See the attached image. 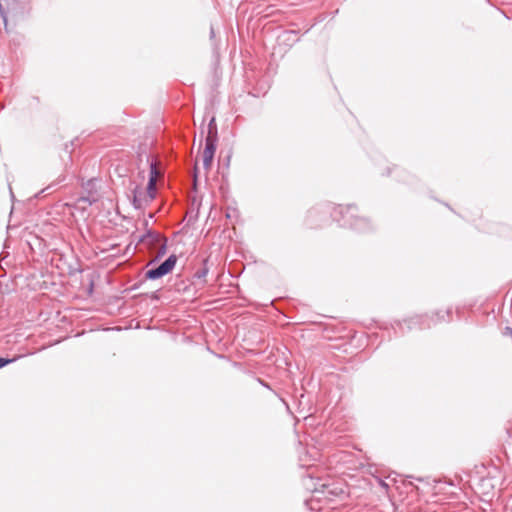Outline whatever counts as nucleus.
Returning a JSON list of instances; mask_svg holds the SVG:
<instances>
[{"label": "nucleus", "instance_id": "obj_1", "mask_svg": "<svg viewBox=\"0 0 512 512\" xmlns=\"http://www.w3.org/2000/svg\"><path fill=\"white\" fill-rule=\"evenodd\" d=\"M339 214L342 215V225H350L353 229L358 231H365L369 227V221L366 218L356 217L354 212L357 211L355 205H348L345 214L343 213L342 206H339Z\"/></svg>", "mask_w": 512, "mask_h": 512}, {"label": "nucleus", "instance_id": "obj_2", "mask_svg": "<svg viewBox=\"0 0 512 512\" xmlns=\"http://www.w3.org/2000/svg\"><path fill=\"white\" fill-rule=\"evenodd\" d=\"M23 12V0H0V15L7 29V15H17Z\"/></svg>", "mask_w": 512, "mask_h": 512}, {"label": "nucleus", "instance_id": "obj_3", "mask_svg": "<svg viewBox=\"0 0 512 512\" xmlns=\"http://www.w3.org/2000/svg\"><path fill=\"white\" fill-rule=\"evenodd\" d=\"M218 137H215V132L210 133V136H206L205 148L203 151V166L206 170H209L214 158V154L217 148Z\"/></svg>", "mask_w": 512, "mask_h": 512}, {"label": "nucleus", "instance_id": "obj_4", "mask_svg": "<svg viewBox=\"0 0 512 512\" xmlns=\"http://www.w3.org/2000/svg\"><path fill=\"white\" fill-rule=\"evenodd\" d=\"M431 321L435 322L433 317H429L428 315H416L408 320H404V324L407 326L408 330L414 328L426 329L431 327Z\"/></svg>", "mask_w": 512, "mask_h": 512}, {"label": "nucleus", "instance_id": "obj_5", "mask_svg": "<svg viewBox=\"0 0 512 512\" xmlns=\"http://www.w3.org/2000/svg\"><path fill=\"white\" fill-rule=\"evenodd\" d=\"M164 239L165 237H163L158 232L147 230V232L139 238V242L146 243L152 248L158 245V243H160Z\"/></svg>", "mask_w": 512, "mask_h": 512}, {"label": "nucleus", "instance_id": "obj_6", "mask_svg": "<svg viewBox=\"0 0 512 512\" xmlns=\"http://www.w3.org/2000/svg\"><path fill=\"white\" fill-rule=\"evenodd\" d=\"M150 202L149 200L144 196V190L135 187L133 190V198H132V205L135 209L140 210L143 209L146 205H148Z\"/></svg>", "mask_w": 512, "mask_h": 512}, {"label": "nucleus", "instance_id": "obj_7", "mask_svg": "<svg viewBox=\"0 0 512 512\" xmlns=\"http://www.w3.org/2000/svg\"><path fill=\"white\" fill-rule=\"evenodd\" d=\"M315 491L320 492L324 495H332V496H338V495L344 493V490L342 488L337 487L334 484H329V483H322L321 489L316 488Z\"/></svg>", "mask_w": 512, "mask_h": 512}, {"label": "nucleus", "instance_id": "obj_8", "mask_svg": "<svg viewBox=\"0 0 512 512\" xmlns=\"http://www.w3.org/2000/svg\"><path fill=\"white\" fill-rule=\"evenodd\" d=\"M177 262L176 255L172 254L170 255L164 262H162L159 266L161 267L162 272L164 275L169 274L173 268L175 267Z\"/></svg>", "mask_w": 512, "mask_h": 512}, {"label": "nucleus", "instance_id": "obj_9", "mask_svg": "<svg viewBox=\"0 0 512 512\" xmlns=\"http://www.w3.org/2000/svg\"><path fill=\"white\" fill-rule=\"evenodd\" d=\"M209 272V267H208V258H205L203 261H202V267L199 268L193 275V278L194 279H197V280H200L202 281L203 283L206 282L205 278L207 276Z\"/></svg>", "mask_w": 512, "mask_h": 512}, {"label": "nucleus", "instance_id": "obj_10", "mask_svg": "<svg viewBox=\"0 0 512 512\" xmlns=\"http://www.w3.org/2000/svg\"><path fill=\"white\" fill-rule=\"evenodd\" d=\"M145 199L147 198L151 202L156 196V181L153 177H149L146 191H144Z\"/></svg>", "mask_w": 512, "mask_h": 512}, {"label": "nucleus", "instance_id": "obj_11", "mask_svg": "<svg viewBox=\"0 0 512 512\" xmlns=\"http://www.w3.org/2000/svg\"><path fill=\"white\" fill-rule=\"evenodd\" d=\"M163 276L165 275L162 272L161 267L159 265L157 267L147 270L145 273V278L149 280H157Z\"/></svg>", "mask_w": 512, "mask_h": 512}, {"label": "nucleus", "instance_id": "obj_12", "mask_svg": "<svg viewBox=\"0 0 512 512\" xmlns=\"http://www.w3.org/2000/svg\"><path fill=\"white\" fill-rule=\"evenodd\" d=\"M158 250L156 253V256L153 261H151L148 265H151L153 262L157 261L158 259L162 258L166 254L167 250V239L165 238L160 243H158Z\"/></svg>", "mask_w": 512, "mask_h": 512}, {"label": "nucleus", "instance_id": "obj_13", "mask_svg": "<svg viewBox=\"0 0 512 512\" xmlns=\"http://www.w3.org/2000/svg\"><path fill=\"white\" fill-rule=\"evenodd\" d=\"M149 168V177H153V179L157 181V178L161 175V172L157 167V163L155 161H151Z\"/></svg>", "mask_w": 512, "mask_h": 512}, {"label": "nucleus", "instance_id": "obj_14", "mask_svg": "<svg viewBox=\"0 0 512 512\" xmlns=\"http://www.w3.org/2000/svg\"><path fill=\"white\" fill-rule=\"evenodd\" d=\"M97 201V198L94 196V195H89V196H86V197H80L78 199V202L79 203H85L87 205H92L94 204L95 202Z\"/></svg>", "mask_w": 512, "mask_h": 512}, {"label": "nucleus", "instance_id": "obj_15", "mask_svg": "<svg viewBox=\"0 0 512 512\" xmlns=\"http://www.w3.org/2000/svg\"><path fill=\"white\" fill-rule=\"evenodd\" d=\"M213 132H215V137H218L217 126L215 124V119L214 118H212L209 121L207 136H210V133H213Z\"/></svg>", "mask_w": 512, "mask_h": 512}, {"label": "nucleus", "instance_id": "obj_16", "mask_svg": "<svg viewBox=\"0 0 512 512\" xmlns=\"http://www.w3.org/2000/svg\"><path fill=\"white\" fill-rule=\"evenodd\" d=\"M21 356H16L14 358H3L1 357L0 358V368L6 366L7 364H10L12 362H15L16 360H18Z\"/></svg>", "mask_w": 512, "mask_h": 512}, {"label": "nucleus", "instance_id": "obj_17", "mask_svg": "<svg viewBox=\"0 0 512 512\" xmlns=\"http://www.w3.org/2000/svg\"><path fill=\"white\" fill-rule=\"evenodd\" d=\"M504 334L507 335V336H510L512 338V328L505 327Z\"/></svg>", "mask_w": 512, "mask_h": 512}, {"label": "nucleus", "instance_id": "obj_18", "mask_svg": "<svg viewBox=\"0 0 512 512\" xmlns=\"http://www.w3.org/2000/svg\"><path fill=\"white\" fill-rule=\"evenodd\" d=\"M258 381H259V383H260L261 385H263L264 387H266V388H270V387H269V385H268L267 383H265L263 380L258 379Z\"/></svg>", "mask_w": 512, "mask_h": 512}, {"label": "nucleus", "instance_id": "obj_19", "mask_svg": "<svg viewBox=\"0 0 512 512\" xmlns=\"http://www.w3.org/2000/svg\"><path fill=\"white\" fill-rule=\"evenodd\" d=\"M336 213H337V210H335V211H334V213H333V217H334V219H335L336 221L340 222V221H341V219H340V218H338V217L336 216Z\"/></svg>", "mask_w": 512, "mask_h": 512}, {"label": "nucleus", "instance_id": "obj_20", "mask_svg": "<svg viewBox=\"0 0 512 512\" xmlns=\"http://www.w3.org/2000/svg\"><path fill=\"white\" fill-rule=\"evenodd\" d=\"M214 36H215V32H214L213 27H211V29H210V37L213 38Z\"/></svg>", "mask_w": 512, "mask_h": 512}, {"label": "nucleus", "instance_id": "obj_21", "mask_svg": "<svg viewBox=\"0 0 512 512\" xmlns=\"http://www.w3.org/2000/svg\"><path fill=\"white\" fill-rule=\"evenodd\" d=\"M314 211H309V218L312 217Z\"/></svg>", "mask_w": 512, "mask_h": 512}, {"label": "nucleus", "instance_id": "obj_22", "mask_svg": "<svg viewBox=\"0 0 512 512\" xmlns=\"http://www.w3.org/2000/svg\"><path fill=\"white\" fill-rule=\"evenodd\" d=\"M381 484L385 487H387V485L385 484V482L381 481Z\"/></svg>", "mask_w": 512, "mask_h": 512}]
</instances>
